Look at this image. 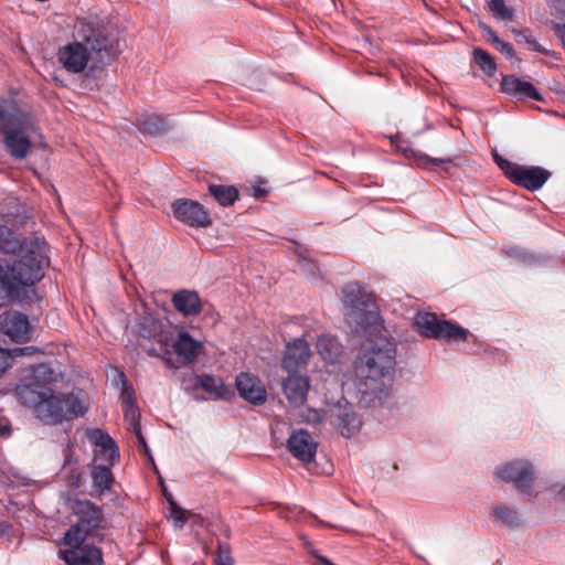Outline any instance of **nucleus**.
<instances>
[{"mask_svg":"<svg viewBox=\"0 0 565 565\" xmlns=\"http://www.w3.org/2000/svg\"><path fill=\"white\" fill-rule=\"evenodd\" d=\"M396 364V345L387 338H377L364 349L354 362L356 390L360 402L367 406L381 404L387 396Z\"/></svg>","mask_w":565,"mask_h":565,"instance_id":"1","label":"nucleus"},{"mask_svg":"<svg viewBox=\"0 0 565 565\" xmlns=\"http://www.w3.org/2000/svg\"><path fill=\"white\" fill-rule=\"evenodd\" d=\"M76 34V41L61 46L57 51V60L67 72H83L93 54L99 62L116 54L114 40L96 17L79 20Z\"/></svg>","mask_w":565,"mask_h":565,"instance_id":"2","label":"nucleus"},{"mask_svg":"<svg viewBox=\"0 0 565 565\" xmlns=\"http://www.w3.org/2000/svg\"><path fill=\"white\" fill-rule=\"evenodd\" d=\"M29 249L20 253L13 262L0 264V282L8 297H18L23 287L38 284L49 266L45 242H29Z\"/></svg>","mask_w":565,"mask_h":565,"instance_id":"3","label":"nucleus"},{"mask_svg":"<svg viewBox=\"0 0 565 565\" xmlns=\"http://www.w3.org/2000/svg\"><path fill=\"white\" fill-rule=\"evenodd\" d=\"M36 130L31 114L18 105L0 126L7 152L17 160L26 158L32 147L31 137Z\"/></svg>","mask_w":565,"mask_h":565,"instance_id":"4","label":"nucleus"},{"mask_svg":"<svg viewBox=\"0 0 565 565\" xmlns=\"http://www.w3.org/2000/svg\"><path fill=\"white\" fill-rule=\"evenodd\" d=\"M88 405L76 394H55L50 387L35 413L44 424L57 425L64 420L83 416Z\"/></svg>","mask_w":565,"mask_h":565,"instance_id":"5","label":"nucleus"},{"mask_svg":"<svg viewBox=\"0 0 565 565\" xmlns=\"http://www.w3.org/2000/svg\"><path fill=\"white\" fill-rule=\"evenodd\" d=\"M73 512L77 516L76 522L67 530L64 543H85L88 537L98 536V531L104 520L103 511L88 500H78L73 504Z\"/></svg>","mask_w":565,"mask_h":565,"instance_id":"6","label":"nucleus"},{"mask_svg":"<svg viewBox=\"0 0 565 565\" xmlns=\"http://www.w3.org/2000/svg\"><path fill=\"white\" fill-rule=\"evenodd\" d=\"M56 381V373L47 364L36 365L30 377L22 381L15 388V395L21 404L32 408L34 414L39 409L50 384Z\"/></svg>","mask_w":565,"mask_h":565,"instance_id":"7","label":"nucleus"},{"mask_svg":"<svg viewBox=\"0 0 565 565\" xmlns=\"http://www.w3.org/2000/svg\"><path fill=\"white\" fill-rule=\"evenodd\" d=\"M415 326L420 335L447 342H468L475 340L469 330L449 320H440L435 313L418 312L415 317Z\"/></svg>","mask_w":565,"mask_h":565,"instance_id":"8","label":"nucleus"},{"mask_svg":"<svg viewBox=\"0 0 565 565\" xmlns=\"http://www.w3.org/2000/svg\"><path fill=\"white\" fill-rule=\"evenodd\" d=\"M493 160L509 180L532 192L541 189L551 177L550 171L541 167L521 166L509 161L497 152L493 153Z\"/></svg>","mask_w":565,"mask_h":565,"instance_id":"9","label":"nucleus"},{"mask_svg":"<svg viewBox=\"0 0 565 565\" xmlns=\"http://www.w3.org/2000/svg\"><path fill=\"white\" fill-rule=\"evenodd\" d=\"M137 327L139 338L151 342L150 347L145 348L148 355L160 356L168 351L172 341V332L160 318L146 312L139 317Z\"/></svg>","mask_w":565,"mask_h":565,"instance_id":"10","label":"nucleus"},{"mask_svg":"<svg viewBox=\"0 0 565 565\" xmlns=\"http://www.w3.org/2000/svg\"><path fill=\"white\" fill-rule=\"evenodd\" d=\"M344 308L345 319L355 332L366 333L380 323V315L369 294L354 299L353 303L344 305Z\"/></svg>","mask_w":565,"mask_h":565,"instance_id":"11","label":"nucleus"},{"mask_svg":"<svg viewBox=\"0 0 565 565\" xmlns=\"http://www.w3.org/2000/svg\"><path fill=\"white\" fill-rule=\"evenodd\" d=\"M171 206L173 216L190 227H207L212 224L207 211L196 201L178 199Z\"/></svg>","mask_w":565,"mask_h":565,"instance_id":"12","label":"nucleus"},{"mask_svg":"<svg viewBox=\"0 0 565 565\" xmlns=\"http://www.w3.org/2000/svg\"><path fill=\"white\" fill-rule=\"evenodd\" d=\"M86 437L94 446L93 462H103L113 466L119 461V448L108 433L99 428H93L86 431Z\"/></svg>","mask_w":565,"mask_h":565,"instance_id":"13","label":"nucleus"},{"mask_svg":"<svg viewBox=\"0 0 565 565\" xmlns=\"http://www.w3.org/2000/svg\"><path fill=\"white\" fill-rule=\"evenodd\" d=\"M495 477L512 482L520 492H526L533 484V467L526 460H513L498 467Z\"/></svg>","mask_w":565,"mask_h":565,"instance_id":"14","label":"nucleus"},{"mask_svg":"<svg viewBox=\"0 0 565 565\" xmlns=\"http://www.w3.org/2000/svg\"><path fill=\"white\" fill-rule=\"evenodd\" d=\"M66 548L60 551L61 558L67 565H104L103 552L89 544L65 543Z\"/></svg>","mask_w":565,"mask_h":565,"instance_id":"15","label":"nucleus"},{"mask_svg":"<svg viewBox=\"0 0 565 565\" xmlns=\"http://www.w3.org/2000/svg\"><path fill=\"white\" fill-rule=\"evenodd\" d=\"M317 448L318 443L305 429L294 430L287 439V449L303 465H309L313 461Z\"/></svg>","mask_w":565,"mask_h":565,"instance_id":"16","label":"nucleus"},{"mask_svg":"<svg viewBox=\"0 0 565 565\" xmlns=\"http://www.w3.org/2000/svg\"><path fill=\"white\" fill-rule=\"evenodd\" d=\"M0 332L14 342H25L30 338V322L25 315L19 311H6L0 315Z\"/></svg>","mask_w":565,"mask_h":565,"instance_id":"17","label":"nucleus"},{"mask_svg":"<svg viewBox=\"0 0 565 565\" xmlns=\"http://www.w3.org/2000/svg\"><path fill=\"white\" fill-rule=\"evenodd\" d=\"M310 358L309 344L301 338L287 343L281 366L286 372H301Z\"/></svg>","mask_w":565,"mask_h":565,"instance_id":"18","label":"nucleus"},{"mask_svg":"<svg viewBox=\"0 0 565 565\" xmlns=\"http://www.w3.org/2000/svg\"><path fill=\"white\" fill-rule=\"evenodd\" d=\"M235 386L239 396L253 405H263L267 399V392L262 381L249 373L236 376Z\"/></svg>","mask_w":565,"mask_h":565,"instance_id":"19","label":"nucleus"},{"mask_svg":"<svg viewBox=\"0 0 565 565\" xmlns=\"http://www.w3.org/2000/svg\"><path fill=\"white\" fill-rule=\"evenodd\" d=\"M288 376L282 380L284 394L292 406H301L307 401L310 383L306 375L300 372H287Z\"/></svg>","mask_w":565,"mask_h":565,"instance_id":"20","label":"nucleus"},{"mask_svg":"<svg viewBox=\"0 0 565 565\" xmlns=\"http://www.w3.org/2000/svg\"><path fill=\"white\" fill-rule=\"evenodd\" d=\"M29 242H44V239H41L36 236H30V237H23L20 234H18L12 228L0 225V252L3 254H20L29 247L25 245L29 244Z\"/></svg>","mask_w":565,"mask_h":565,"instance_id":"21","label":"nucleus"},{"mask_svg":"<svg viewBox=\"0 0 565 565\" xmlns=\"http://www.w3.org/2000/svg\"><path fill=\"white\" fill-rule=\"evenodd\" d=\"M501 90L510 96L521 99L542 100V95L532 83L523 81L514 75L502 77Z\"/></svg>","mask_w":565,"mask_h":565,"instance_id":"22","label":"nucleus"},{"mask_svg":"<svg viewBox=\"0 0 565 565\" xmlns=\"http://www.w3.org/2000/svg\"><path fill=\"white\" fill-rule=\"evenodd\" d=\"M171 302L174 309L184 317H195L202 311L200 296L194 290L181 289L173 294Z\"/></svg>","mask_w":565,"mask_h":565,"instance_id":"23","label":"nucleus"},{"mask_svg":"<svg viewBox=\"0 0 565 565\" xmlns=\"http://www.w3.org/2000/svg\"><path fill=\"white\" fill-rule=\"evenodd\" d=\"M332 424L340 430L343 437L350 438L360 430L362 420L355 412L340 409L333 416Z\"/></svg>","mask_w":565,"mask_h":565,"instance_id":"24","label":"nucleus"},{"mask_svg":"<svg viewBox=\"0 0 565 565\" xmlns=\"http://www.w3.org/2000/svg\"><path fill=\"white\" fill-rule=\"evenodd\" d=\"M200 348L201 343L188 332H180L173 344L175 354L185 363H192L196 360Z\"/></svg>","mask_w":565,"mask_h":565,"instance_id":"25","label":"nucleus"},{"mask_svg":"<svg viewBox=\"0 0 565 565\" xmlns=\"http://www.w3.org/2000/svg\"><path fill=\"white\" fill-rule=\"evenodd\" d=\"M111 466L103 462H93L90 467V477L93 484L100 492L109 490L114 483V476L110 470Z\"/></svg>","mask_w":565,"mask_h":565,"instance_id":"26","label":"nucleus"},{"mask_svg":"<svg viewBox=\"0 0 565 565\" xmlns=\"http://www.w3.org/2000/svg\"><path fill=\"white\" fill-rule=\"evenodd\" d=\"M316 349L324 361L331 363L341 354V344L334 337L328 334L318 338Z\"/></svg>","mask_w":565,"mask_h":565,"instance_id":"27","label":"nucleus"},{"mask_svg":"<svg viewBox=\"0 0 565 565\" xmlns=\"http://www.w3.org/2000/svg\"><path fill=\"white\" fill-rule=\"evenodd\" d=\"M493 522L510 529L518 527L521 523L519 513L507 504H495L492 509Z\"/></svg>","mask_w":565,"mask_h":565,"instance_id":"28","label":"nucleus"},{"mask_svg":"<svg viewBox=\"0 0 565 565\" xmlns=\"http://www.w3.org/2000/svg\"><path fill=\"white\" fill-rule=\"evenodd\" d=\"M199 388H202L214 398H227L231 394V390L224 385L222 379L214 375H201Z\"/></svg>","mask_w":565,"mask_h":565,"instance_id":"29","label":"nucleus"},{"mask_svg":"<svg viewBox=\"0 0 565 565\" xmlns=\"http://www.w3.org/2000/svg\"><path fill=\"white\" fill-rule=\"evenodd\" d=\"M77 458L70 448L64 450V462L62 470L66 473L65 480L72 488H78L82 482V472L76 467Z\"/></svg>","mask_w":565,"mask_h":565,"instance_id":"30","label":"nucleus"},{"mask_svg":"<svg viewBox=\"0 0 565 565\" xmlns=\"http://www.w3.org/2000/svg\"><path fill=\"white\" fill-rule=\"evenodd\" d=\"M209 193L222 206L233 205L238 199V190L234 185L210 184Z\"/></svg>","mask_w":565,"mask_h":565,"instance_id":"31","label":"nucleus"},{"mask_svg":"<svg viewBox=\"0 0 565 565\" xmlns=\"http://www.w3.org/2000/svg\"><path fill=\"white\" fill-rule=\"evenodd\" d=\"M140 131L149 135H159L168 129L166 120L157 115H143L137 119Z\"/></svg>","mask_w":565,"mask_h":565,"instance_id":"32","label":"nucleus"},{"mask_svg":"<svg viewBox=\"0 0 565 565\" xmlns=\"http://www.w3.org/2000/svg\"><path fill=\"white\" fill-rule=\"evenodd\" d=\"M127 391L124 390L122 411L125 419L128 422L129 429L135 434L141 431L140 427V414L138 407L131 395H126Z\"/></svg>","mask_w":565,"mask_h":565,"instance_id":"33","label":"nucleus"},{"mask_svg":"<svg viewBox=\"0 0 565 565\" xmlns=\"http://www.w3.org/2000/svg\"><path fill=\"white\" fill-rule=\"evenodd\" d=\"M473 61L480 70L488 76H493L497 71V64L493 56L486 50L476 47L473 50Z\"/></svg>","mask_w":565,"mask_h":565,"instance_id":"34","label":"nucleus"},{"mask_svg":"<svg viewBox=\"0 0 565 565\" xmlns=\"http://www.w3.org/2000/svg\"><path fill=\"white\" fill-rule=\"evenodd\" d=\"M164 497L170 504V516L173 519L175 524L183 526L189 520L190 512L182 509L174 500L171 493L164 491Z\"/></svg>","mask_w":565,"mask_h":565,"instance_id":"35","label":"nucleus"},{"mask_svg":"<svg viewBox=\"0 0 565 565\" xmlns=\"http://www.w3.org/2000/svg\"><path fill=\"white\" fill-rule=\"evenodd\" d=\"M343 305L353 303L354 299H358L359 297L366 294L363 288L358 282H349L347 284L343 289Z\"/></svg>","mask_w":565,"mask_h":565,"instance_id":"36","label":"nucleus"},{"mask_svg":"<svg viewBox=\"0 0 565 565\" xmlns=\"http://www.w3.org/2000/svg\"><path fill=\"white\" fill-rule=\"evenodd\" d=\"M490 11L495 18L501 20H511L513 12L505 6L504 0H491L489 4Z\"/></svg>","mask_w":565,"mask_h":565,"instance_id":"37","label":"nucleus"},{"mask_svg":"<svg viewBox=\"0 0 565 565\" xmlns=\"http://www.w3.org/2000/svg\"><path fill=\"white\" fill-rule=\"evenodd\" d=\"M298 263L305 274L317 277L319 271L318 265L305 252L298 254Z\"/></svg>","mask_w":565,"mask_h":565,"instance_id":"38","label":"nucleus"},{"mask_svg":"<svg viewBox=\"0 0 565 565\" xmlns=\"http://www.w3.org/2000/svg\"><path fill=\"white\" fill-rule=\"evenodd\" d=\"M201 375L194 372H184L180 377L181 387L186 392L196 391L200 387Z\"/></svg>","mask_w":565,"mask_h":565,"instance_id":"39","label":"nucleus"},{"mask_svg":"<svg viewBox=\"0 0 565 565\" xmlns=\"http://www.w3.org/2000/svg\"><path fill=\"white\" fill-rule=\"evenodd\" d=\"M214 561L216 565H233L231 547L227 543H218Z\"/></svg>","mask_w":565,"mask_h":565,"instance_id":"40","label":"nucleus"},{"mask_svg":"<svg viewBox=\"0 0 565 565\" xmlns=\"http://www.w3.org/2000/svg\"><path fill=\"white\" fill-rule=\"evenodd\" d=\"M514 39L516 43L519 44H529L532 46L535 51L542 52L540 45L536 43L535 40L532 39L530 30L523 29V30H514Z\"/></svg>","mask_w":565,"mask_h":565,"instance_id":"41","label":"nucleus"},{"mask_svg":"<svg viewBox=\"0 0 565 565\" xmlns=\"http://www.w3.org/2000/svg\"><path fill=\"white\" fill-rule=\"evenodd\" d=\"M420 160L423 161L424 168L439 167L445 171H447L449 164L454 163V159H451V158H445V159L431 158L427 154L422 156Z\"/></svg>","mask_w":565,"mask_h":565,"instance_id":"42","label":"nucleus"},{"mask_svg":"<svg viewBox=\"0 0 565 565\" xmlns=\"http://www.w3.org/2000/svg\"><path fill=\"white\" fill-rule=\"evenodd\" d=\"M10 354L7 350L0 348V379L6 371L10 367Z\"/></svg>","mask_w":565,"mask_h":565,"instance_id":"43","label":"nucleus"},{"mask_svg":"<svg viewBox=\"0 0 565 565\" xmlns=\"http://www.w3.org/2000/svg\"><path fill=\"white\" fill-rule=\"evenodd\" d=\"M136 438H137V444H138V447L139 449L149 458V460H151L153 462V458L150 454V449L146 443V439L145 437L142 436L141 431H137L136 434Z\"/></svg>","mask_w":565,"mask_h":565,"instance_id":"44","label":"nucleus"},{"mask_svg":"<svg viewBox=\"0 0 565 565\" xmlns=\"http://www.w3.org/2000/svg\"><path fill=\"white\" fill-rule=\"evenodd\" d=\"M495 49L505 55L508 58H511L514 56V49L509 42L501 41Z\"/></svg>","mask_w":565,"mask_h":565,"instance_id":"45","label":"nucleus"},{"mask_svg":"<svg viewBox=\"0 0 565 565\" xmlns=\"http://www.w3.org/2000/svg\"><path fill=\"white\" fill-rule=\"evenodd\" d=\"M14 533L13 525L8 521H0V537H11Z\"/></svg>","mask_w":565,"mask_h":565,"instance_id":"46","label":"nucleus"},{"mask_svg":"<svg viewBox=\"0 0 565 565\" xmlns=\"http://www.w3.org/2000/svg\"><path fill=\"white\" fill-rule=\"evenodd\" d=\"M555 34L561 39L565 49V23H553Z\"/></svg>","mask_w":565,"mask_h":565,"instance_id":"47","label":"nucleus"},{"mask_svg":"<svg viewBox=\"0 0 565 565\" xmlns=\"http://www.w3.org/2000/svg\"><path fill=\"white\" fill-rule=\"evenodd\" d=\"M486 30L490 36L492 44L495 47L502 40L497 35V33L491 28L487 26Z\"/></svg>","mask_w":565,"mask_h":565,"instance_id":"48","label":"nucleus"},{"mask_svg":"<svg viewBox=\"0 0 565 565\" xmlns=\"http://www.w3.org/2000/svg\"><path fill=\"white\" fill-rule=\"evenodd\" d=\"M253 195L256 199H262L267 195V190L259 186H255L253 188Z\"/></svg>","mask_w":565,"mask_h":565,"instance_id":"49","label":"nucleus"},{"mask_svg":"<svg viewBox=\"0 0 565 565\" xmlns=\"http://www.w3.org/2000/svg\"><path fill=\"white\" fill-rule=\"evenodd\" d=\"M317 558L321 563V565H335L326 556H318Z\"/></svg>","mask_w":565,"mask_h":565,"instance_id":"50","label":"nucleus"},{"mask_svg":"<svg viewBox=\"0 0 565 565\" xmlns=\"http://www.w3.org/2000/svg\"><path fill=\"white\" fill-rule=\"evenodd\" d=\"M10 433V428L8 426H3L0 428V435L4 436Z\"/></svg>","mask_w":565,"mask_h":565,"instance_id":"51","label":"nucleus"},{"mask_svg":"<svg viewBox=\"0 0 565 565\" xmlns=\"http://www.w3.org/2000/svg\"><path fill=\"white\" fill-rule=\"evenodd\" d=\"M558 495L562 498V499H565V486L558 491Z\"/></svg>","mask_w":565,"mask_h":565,"instance_id":"52","label":"nucleus"}]
</instances>
